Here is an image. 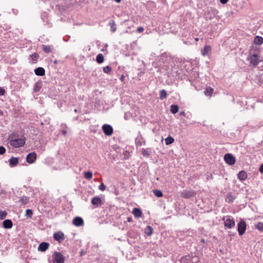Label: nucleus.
I'll return each mask as SVG.
<instances>
[{
	"label": "nucleus",
	"mask_w": 263,
	"mask_h": 263,
	"mask_svg": "<svg viewBox=\"0 0 263 263\" xmlns=\"http://www.w3.org/2000/svg\"><path fill=\"white\" fill-rule=\"evenodd\" d=\"M25 138H14L12 136L9 138V143L11 146L14 147H20L23 146L25 144Z\"/></svg>",
	"instance_id": "f257e3e1"
},
{
	"label": "nucleus",
	"mask_w": 263,
	"mask_h": 263,
	"mask_svg": "<svg viewBox=\"0 0 263 263\" xmlns=\"http://www.w3.org/2000/svg\"><path fill=\"white\" fill-rule=\"evenodd\" d=\"M222 220L224 221V226L226 228L231 229L235 226L234 219L230 216H224Z\"/></svg>",
	"instance_id": "f03ea898"
},
{
	"label": "nucleus",
	"mask_w": 263,
	"mask_h": 263,
	"mask_svg": "<svg viewBox=\"0 0 263 263\" xmlns=\"http://www.w3.org/2000/svg\"><path fill=\"white\" fill-rule=\"evenodd\" d=\"M52 259L54 263H64L65 258L61 252L55 251L52 255Z\"/></svg>",
	"instance_id": "7ed1b4c3"
},
{
	"label": "nucleus",
	"mask_w": 263,
	"mask_h": 263,
	"mask_svg": "<svg viewBox=\"0 0 263 263\" xmlns=\"http://www.w3.org/2000/svg\"><path fill=\"white\" fill-rule=\"evenodd\" d=\"M247 60L250 61L251 65L255 67L257 66L260 62L259 56L256 54H250L247 58Z\"/></svg>",
	"instance_id": "20e7f679"
},
{
	"label": "nucleus",
	"mask_w": 263,
	"mask_h": 263,
	"mask_svg": "<svg viewBox=\"0 0 263 263\" xmlns=\"http://www.w3.org/2000/svg\"><path fill=\"white\" fill-rule=\"evenodd\" d=\"M246 230V223L243 220H241L238 223L237 230L240 236L242 235Z\"/></svg>",
	"instance_id": "39448f33"
},
{
	"label": "nucleus",
	"mask_w": 263,
	"mask_h": 263,
	"mask_svg": "<svg viewBox=\"0 0 263 263\" xmlns=\"http://www.w3.org/2000/svg\"><path fill=\"white\" fill-rule=\"evenodd\" d=\"M224 161L230 165H234L236 162L235 158L231 154H226L224 156Z\"/></svg>",
	"instance_id": "423d86ee"
},
{
	"label": "nucleus",
	"mask_w": 263,
	"mask_h": 263,
	"mask_svg": "<svg viewBox=\"0 0 263 263\" xmlns=\"http://www.w3.org/2000/svg\"><path fill=\"white\" fill-rule=\"evenodd\" d=\"M102 130L106 136H111L113 133V128L109 124H104L102 126Z\"/></svg>",
	"instance_id": "0eeeda50"
},
{
	"label": "nucleus",
	"mask_w": 263,
	"mask_h": 263,
	"mask_svg": "<svg viewBox=\"0 0 263 263\" xmlns=\"http://www.w3.org/2000/svg\"><path fill=\"white\" fill-rule=\"evenodd\" d=\"M195 195V193L193 191L183 190L180 193L181 196L185 199L194 197Z\"/></svg>",
	"instance_id": "6e6552de"
},
{
	"label": "nucleus",
	"mask_w": 263,
	"mask_h": 263,
	"mask_svg": "<svg viewBox=\"0 0 263 263\" xmlns=\"http://www.w3.org/2000/svg\"><path fill=\"white\" fill-rule=\"evenodd\" d=\"M36 159V154L35 152L30 153L27 155L26 161L29 164L34 163Z\"/></svg>",
	"instance_id": "1a4fd4ad"
},
{
	"label": "nucleus",
	"mask_w": 263,
	"mask_h": 263,
	"mask_svg": "<svg viewBox=\"0 0 263 263\" xmlns=\"http://www.w3.org/2000/svg\"><path fill=\"white\" fill-rule=\"evenodd\" d=\"M53 238L55 240L59 242H61L65 238L64 233L61 232L54 233L53 234Z\"/></svg>",
	"instance_id": "9d476101"
},
{
	"label": "nucleus",
	"mask_w": 263,
	"mask_h": 263,
	"mask_svg": "<svg viewBox=\"0 0 263 263\" xmlns=\"http://www.w3.org/2000/svg\"><path fill=\"white\" fill-rule=\"evenodd\" d=\"M91 203L96 207L101 206L103 204L101 199L97 196L92 198Z\"/></svg>",
	"instance_id": "9b49d317"
},
{
	"label": "nucleus",
	"mask_w": 263,
	"mask_h": 263,
	"mask_svg": "<svg viewBox=\"0 0 263 263\" xmlns=\"http://www.w3.org/2000/svg\"><path fill=\"white\" fill-rule=\"evenodd\" d=\"M84 221L80 217H76L73 219V223L77 227H80L83 225Z\"/></svg>",
	"instance_id": "f8f14e48"
},
{
	"label": "nucleus",
	"mask_w": 263,
	"mask_h": 263,
	"mask_svg": "<svg viewBox=\"0 0 263 263\" xmlns=\"http://www.w3.org/2000/svg\"><path fill=\"white\" fill-rule=\"evenodd\" d=\"M49 244L48 242H43L39 245L38 250L41 252H45L49 248Z\"/></svg>",
	"instance_id": "ddd939ff"
},
{
	"label": "nucleus",
	"mask_w": 263,
	"mask_h": 263,
	"mask_svg": "<svg viewBox=\"0 0 263 263\" xmlns=\"http://www.w3.org/2000/svg\"><path fill=\"white\" fill-rule=\"evenodd\" d=\"M34 73L36 76H43L45 74V71L43 67H39L34 69Z\"/></svg>",
	"instance_id": "4468645a"
},
{
	"label": "nucleus",
	"mask_w": 263,
	"mask_h": 263,
	"mask_svg": "<svg viewBox=\"0 0 263 263\" xmlns=\"http://www.w3.org/2000/svg\"><path fill=\"white\" fill-rule=\"evenodd\" d=\"M13 226V223L11 220L6 219L3 222V227L5 229H11Z\"/></svg>",
	"instance_id": "2eb2a0df"
},
{
	"label": "nucleus",
	"mask_w": 263,
	"mask_h": 263,
	"mask_svg": "<svg viewBox=\"0 0 263 263\" xmlns=\"http://www.w3.org/2000/svg\"><path fill=\"white\" fill-rule=\"evenodd\" d=\"M42 87V83L41 81L36 82L33 87V91L34 92H38L40 91Z\"/></svg>",
	"instance_id": "dca6fc26"
},
{
	"label": "nucleus",
	"mask_w": 263,
	"mask_h": 263,
	"mask_svg": "<svg viewBox=\"0 0 263 263\" xmlns=\"http://www.w3.org/2000/svg\"><path fill=\"white\" fill-rule=\"evenodd\" d=\"M238 178L241 181H243L247 178V173L244 171H241L237 174Z\"/></svg>",
	"instance_id": "f3484780"
},
{
	"label": "nucleus",
	"mask_w": 263,
	"mask_h": 263,
	"mask_svg": "<svg viewBox=\"0 0 263 263\" xmlns=\"http://www.w3.org/2000/svg\"><path fill=\"white\" fill-rule=\"evenodd\" d=\"M211 48L210 45H206L201 50V54L203 56H206L208 53L211 51Z\"/></svg>",
	"instance_id": "a211bd4d"
},
{
	"label": "nucleus",
	"mask_w": 263,
	"mask_h": 263,
	"mask_svg": "<svg viewBox=\"0 0 263 263\" xmlns=\"http://www.w3.org/2000/svg\"><path fill=\"white\" fill-rule=\"evenodd\" d=\"M39 58V55L36 53H34L30 55L29 59L32 61L30 62L31 63H35Z\"/></svg>",
	"instance_id": "6ab92c4d"
},
{
	"label": "nucleus",
	"mask_w": 263,
	"mask_h": 263,
	"mask_svg": "<svg viewBox=\"0 0 263 263\" xmlns=\"http://www.w3.org/2000/svg\"><path fill=\"white\" fill-rule=\"evenodd\" d=\"M191 257L190 255L182 257L180 260V263H192Z\"/></svg>",
	"instance_id": "aec40b11"
},
{
	"label": "nucleus",
	"mask_w": 263,
	"mask_h": 263,
	"mask_svg": "<svg viewBox=\"0 0 263 263\" xmlns=\"http://www.w3.org/2000/svg\"><path fill=\"white\" fill-rule=\"evenodd\" d=\"M235 199V196L232 195V193H229L226 196V200L227 202L231 203Z\"/></svg>",
	"instance_id": "412c9836"
},
{
	"label": "nucleus",
	"mask_w": 263,
	"mask_h": 263,
	"mask_svg": "<svg viewBox=\"0 0 263 263\" xmlns=\"http://www.w3.org/2000/svg\"><path fill=\"white\" fill-rule=\"evenodd\" d=\"M10 165L12 166H14L17 165L18 162V159L16 157H12L9 159Z\"/></svg>",
	"instance_id": "4be33fe9"
},
{
	"label": "nucleus",
	"mask_w": 263,
	"mask_h": 263,
	"mask_svg": "<svg viewBox=\"0 0 263 263\" xmlns=\"http://www.w3.org/2000/svg\"><path fill=\"white\" fill-rule=\"evenodd\" d=\"M133 214L136 217H140L142 216V212L138 208H134L133 211Z\"/></svg>",
	"instance_id": "5701e85b"
},
{
	"label": "nucleus",
	"mask_w": 263,
	"mask_h": 263,
	"mask_svg": "<svg viewBox=\"0 0 263 263\" xmlns=\"http://www.w3.org/2000/svg\"><path fill=\"white\" fill-rule=\"evenodd\" d=\"M145 233L148 236H149L152 235V234L153 233V229L152 227L150 226H147L146 227L145 229Z\"/></svg>",
	"instance_id": "b1692460"
},
{
	"label": "nucleus",
	"mask_w": 263,
	"mask_h": 263,
	"mask_svg": "<svg viewBox=\"0 0 263 263\" xmlns=\"http://www.w3.org/2000/svg\"><path fill=\"white\" fill-rule=\"evenodd\" d=\"M254 42L257 45H261L263 43V37L257 35L255 37Z\"/></svg>",
	"instance_id": "393cba45"
},
{
	"label": "nucleus",
	"mask_w": 263,
	"mask_h": 263,
	"mask_svg": "<svg viewBox=\"0 0 263 263\" xmlns=\"http://www.w3.org/2000/svg\"><path fill=\"white\" fill-rule=\"evenodd\" d=\"M109 25L110 27V31L112 32H115L117 30L115 22L113 20H111L109 23Z\"/></svg>",
	"instance_id": "a878e982"
},
{
	"label": "nucleus",
	"mask_w": 263,
	"mask_h": 263,
	"mask_svg": "<svg viewBox=\"0 0 263 263\" xmlns=\"http://www.w3.org/2000/svg\"><path fill=\"white\" fill-rule=\"evenodd\" d=\"M104 56L102 53H99L97 55L96 61L99 64H101L104 62Z\"/></svg>",
	"instance_id": "bb28decb"
},
{
	"label": "nucleus",
	"mask_w": 263,
	"mask_h": 263,
	"mask_svg": "<svg viewBox=\"0 0 263 263\" xmlns=\"http://www.w3.org/2000/svg\"><path fill=\"white\" fill-rule=\"evenodd\" d=\"M179 107L177 105H172L171 106V111L172 114H175L178 111Z\"/></svg>",
	"instance_id": "cd10ccee"
},
{
	"label": "nucleus",
	"mask_w": 263,
	"mask_h": 263,
	"mask_svg": "<svg viewBox=\"0 0 263 263\" xmlns=\"http://www.w3.org/2000/svg\"><path fill=\"white\" fill-rule=\"evenodd\" d=\"M52 48L51 46L43 45V50L45 53H49L51 52Z\"/></svg>",
	"instance_id": "c85d7f7f"
},
{
	"label": "nucleus",
	"mask_w": 263,
	"mask_h": 263,
	"mask_svg": "<svg viewBox=\"0 0 263 263\" xmlns=\"http://www.w3.org/2000/svg\"><path fill=\"white\" fill-rule=\"evenodd\" d=\"M150 152H151V151H150L149 148H147V149L142 148V154L144 157H149L150 155Z\"/></svg>",
	"instance_id": "c756f323"
},
{
	"label": "nucleus",
	"mask_w": 263,
	"mask_h": 263,
	"mask_svg": "<svg viewBox=\"0 0 263 263\" xmlns=\"http://www.w3.org/2000/svg\"><path fill=\"white\" fill-rule=\"evenodd\" d=\"M29 200V198L28 197L23 196L20 198V201L22 204H26L28 202Z\"/></svg>",
	"instance_id": "7c9ffc66"
},
{
	"label": "nucleus",
	"mask_w": 263,
	"mask_h": 263,
	"mask_svg": "<svg viewBox=\"0 0 263 263\" xmlns=\"http://www.w3.org/2000/svg\"><path fill=\"white\" fill-rule=\"evenodd\" d=\"M167 95V94L166 90L162 89L160 91V99L161 100H163L164 98H166Z\"/></svg>",
	"instance_id": "2f4dec72"
},
{
	"label": "nucleus",
	"mask_w": 263,
	"mask_h": 263,
	"mask_svg": "<svg viewBox=\"0 0 263 263\" xmlns=\"http://www.w3.org/2000/svg\"><path fill=\"white\" fill-rule=\"evenodd\" d=\"M165 141L166 145H170L174 142V139L173 137L168 136L165 138Z\"/></svg>",
	"instance_id": "473e14b6"
},
{
	"label": "nucleus",
	"mask_w": 263,
	"mask_h": 263,
	"mask_svg": "<svg viewBox=\"0 0 263 263\" xmlns=\"http://www.w3.org/2000/svg\"><path fill=\"white\" fill-rule=\"evenodd\" d=\"M255 228L260 232H263V222H259L255 225Z\"/></svg>",
	"instance_id": "72a5a7b5"
},
{
	"label": "nucleus",
	"mask_w": 263,
	"mask_h": 263,
	"mask_svg": "<svg viewBox=\"0 0 263 263\" xmlns=\"http://www.w3.org/2000/svg\"><path fill=\"white\" fill-rule=\"evenodd\" d=\"M213 92V89L211 87H209L206 89L204 93L206 96H211Z\"/></svg>",
	"instance_id": "f704fd0d"
},
{
	"label": "nucleus",
	"mask_w": 263,
	"mask_h": 263,
	"mask_svg": "<svg viewBox=\"0 0 263 263\" xmlns=\"http://www.w3.org/2000/svg\"><path fill=\"white\" fill-rule=\"evenodd\" d=\"M153 192L154 195L158 197H161L163 196V193L160 190H155Z\"/></svg>",
	"instance_id": "c9c22d12"
},
{
	"label": "nucleus",
	"mask_w": 263,
	"mask_h": 263,
	"mask_svg": "<svg viewBox=\"0 0 263 263\" xmlns=\"http://www.w3.org/2000/svg\"><path fill=\"white\" fill-rule=\"evenodd\" d=\"M84 177L87 179H90L92 177V173L91 172H86L84 173Z\"/></svg>",
	"instance_id": "e433bc0d"
},
{
	"label": "nucleus",
	"mask_w": 263,
	"mask_h": 263,
	"mask_svg": "<svg viewBox=\"0 0 263 263\" xmlns=\"http://www.w3.org/2000/svg\"><path fill=\"white\" fill-rule=\"evenodd\" d=\"M111 70V67L109 66H106L103 67V72L105 73H110Z\"/></svg>",
	"instance_id": "4c0bfd02"
},
{
	"label": "nucleus",
	"mask_w": 263,
	"mask_h": 263,
	"mask_svg": "<svg viewBox=\"0 0 263 263\" xmlns=\"http://www.w3.org/2000/svg\"><path fill=\"white\" fill-rule=\"evenodd\" d=\"M33 215V213L31 210L30 209H27L26 210V214L25 216L29 218H31Z\"/></svg>",
	"instance_id": "58836bf2"
},
{
	"label": "nucleus",
	"mask_w": 263,
	"mask_h": 263,
	"mask_svg": "<svg viewBox=\"0 0 263 263\" xmlns=\"http://www.w3.org/2000/svg\"><path fill=\"white\" fill-rule=\"evenodd\" d=\"M7 215V213L5 211H0V219H4Z\"/></svg>",
	"instance_id": "ea45409f"
},
{
	"label": "nucleus",
	"mask_w": 263,
	"mask_h": 263,
	"mask_svg": "<svg viewBox=\"0 0 263 263\" xmlns=\"http://www.w3.org/2000/svg\"><path fill=\"white\" fill-rule=\"evenodd\" d=\"M136 144L138 146H142L143 144H145V143L143 142L141 139H136Z\"/></svg>",
	"instance_id": "a19ab883"
},
{
	"label": "nucleus",
	"mask_w": 263,
	"mask_h": 263,
	"mask_svg": "<svg viewBox=\"0 0 263 263\" xmlns=\"http://www.w3.org/2000/svg\"><path fill=\"white\" fill-rule=\"evenodd\" d=\"M106 186L103 183H102L99 186V189L100 190L103 191L105 190Z\"/></svg>",
	"instance_id": "79ce46f5"
},
{
	"label": "nucleus",
	"mask_w": 263,
	"mask_h": 263,
	"mask_svg": "<svg viewBox=\"0 0 263 263\" xmlns=\"http://www.w3.org/2000/svg\"><path fill=\"white\" fill-rule=\"evenodd\" d=\"M6 152V149L3 146H0V155H3Z\"/></svg>",
	"instance_id": "37998d69"
},
{
	"label": "nucleus",
	"mask_w": 263,
	"mask_h": 263,
	"mask_svg": "<svg viewBox=\"0 0 263 263\" xmlns=\"http://www.w3.org/2000/svg\"><path fill=\"white\" fill-rule=\"evenodd\" d=\"M5 90L2 87H0V96H3L5 94Z\"/></svg>",
	"instance_id": "c03bdc74"
},
{
	"label": "nucleus",
	"mask_w": 263,
	"mask_h": 263,
	"mask_svg": "<svg viewBox=\"0 0 263 263\" xmlns=\"http://www.w3.org/2000/svg\"><path fill=\"white\" fill-rule=\"evenodd\" d=\"M144 31V28L142 27H139L137 28V31L138 32H142Z\"/></svg>",
	"instance_id": "a18cd8bd"
},
{
	"label": "nucleus",
	"mask_w": 263,
	"mask_h": 263,
	"mask_svg": "<svg viewBox=\"0 0 263 263\" xmlns=\"http://www.w3.org/2000/svg\"><path fill=\"white\" fill-rule=\"evenodd\" d=\"M259 172L263 173V164H261L259 167Z\"/></svg>",
	"instance_id": "49530a36"
},
{
	"label": "nucleus",
	"mask_w": 263,
	"mask_h": 263,
	"mask_svg": "<svg viewBox=\"0 0 263 263\" xmlns=\"http://www.w3.org/2000/svg\"><path fill=\"white\" fill-rule=\"evenodd\" d=\"M229 0H220V3L222 4H226Z\"/></svg>",
	"instance_id": "de8ad7c7"
},
{
	"label": "nucleus",
	"mask_w": 263,
	"mask_h": 263,
	"mask_svg": "<svg viewBox=\"0 0 263 263\" xmlns=\"http://www.w3.org/2000/svg\"><path fill=\"white\" fill-rule=\"evenodd\" d=\"M185 112H184V111H181V112H180V113H179V115H180V116H185Z\"/></svg>",
	"instance_id": "09e8293b"
},
{
	"label": "nucleus",
	"mask_w": 263,
	"mask_h": 263,
	"mask_svg": "<svg viewBox=\"0 0 263 263\" xmlns=\"http://www.w3.org/2000/svg\"><path fill=\"white\" fill-rule=\"evenodd\" d=\"M62 134H63L64 136H66V134H67V132H66V130H63L62 131Z\"/></svg>",
	"instance_id": "8fccbe9b"
},
{
	"label": "nucleus",
	"mask_w": 263,
	"mask_h": 263,
	"mask_svg": "<svg viewBox=\"0 0 263 263\" xmlns=\"http://www.w3.org/2000/svg\"><path fill=\"white\" fill-rule=\"evenodd\" d=\"M127 221L129 222H131L132 221V217H127Z\"/></svg>",
	"instance_id": "3c124183"
},
{
	"label": "nucleus",
	"mask_w": 263,
	"mask_h": 263,
	"mask_svg": "<svg viewBox=\"0 0 263 263\" xmlns=\"http://www.w3.org/2000/svg\"><path fill=\"white\" fill-rule=\"evenodd\" d=\"M124 78H125V77L124 76V75H122V76H121V77H120V79L121 81H123V80L124 79Z\"/></svg>",
	"instance_id": "603ef678"
},
{
	"label": "nucleus",
	"mask_w": 263,
	"mask_h": 263,
	"mask_svg": "<svg viewBox=\"0 0 263 263\" xmlns=\"http://www.w3.org/2000/svg\"><path fill=\"white\" fill-rule=\"evenodd\" d=\"M200 242H201V243H205V239H203V238L201 239V240H200Z\"/></svg>",
	"instance_id": "864d4df0"
},
{
	"label": "nucleus",
	"mask_w": 263,
	"mask_h": 263,
	"mask_svg": "<svg viewBox=\"0 0 263 263\" xmlns=\"http://www.w3.org/2000/svg\"><path fill=\"white\" fill-rule=\"evenodd\" d=\"M236 235V233H231V234H229V235L230 236H235Z\"/></svg>",
	"instance_id": "5fc2aeb1"
},
{
	"label": "nucleus",
	"mask_w": 263,
	"mask_h": 263,
	"mask_svg": "<svg viewBox=\"0 0 263 263\" xmlns=\"http://www.w3.org/2000/svg\"><path fill=\"white\" fill-rule=\"evenodd\" d=\"M115 2H116L117 3H120L121 0H114Z\"/></svg>",
	"instance_id": "6e6d98bb"
}]
</instances>
